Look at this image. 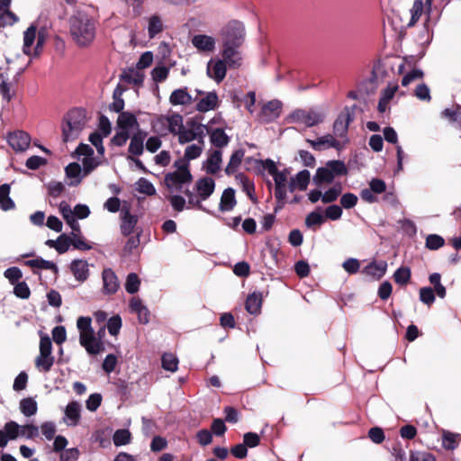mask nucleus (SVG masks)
Listing matches in <instances>:
<instances>
[{
    "mask_svg": "<svg viewBox=\"0 0 461 461\" xmlns=\"http://www.w3.org/2000/svg\"><path fill=\"white\" fill-rule=\"evenodd\" d=\"M306 141L315 150H323L330 148H338L339 146V142L330 134L318 138L315 140H307Z\"/></svg>",
    "mask_w": 461,
    "mask_h": 461,
    "instance_id": "27",
    "label": "nucleus"
},
{
    "mask_svg": "<svg viewBox=\"0 0 461 461\" xmlns=\"http://www.w3.org/2000/svg\"><path fill=\"white\" fill-rule=\"evenodd\" d=\"M429 283L434 286L435 293L439 298H444L447 294L446 287L441 284V276L438 273H433L429 277Z\"/></svg>",
    "mask_w": 461,
    "mask_h": 461,
    "instance_id": "51",
    "label": "nucleus"
},
{
    "mask_svg": "<svg viewBox=\"0 0 461 461\" xmlns=\"http://www.w3.org/2000/svg\"><path fill=\"white\" fill-rule=\"evenodd\" d=\"M71 237V245L74 249L79 250H89L92 249L90 243L81 235V232H70Z\"/></svg>",
    "mask_w": 461,
    "mask_h": 461,
    "instance_id": "50",
    "label": "nucleus"
},
{
    "mask_svg": "<svg viewBox=\"0 0 461 461\" xmlns=\"http://www.w3.org/2000/svg\"><path fill=\"white\" fill-rule=\"evenodd\" d=\"M176 136L178 142L182 145L203 140L205 136L204 126L194 121H189Z\"/></svg>",
    "mask_w": 461,
    "mask_h": 461,
    "instance_id": "11",
    "label": "nucleus"
},
{
    "mask_svg": "<svg viewBox=\"0 0 461 461\" xmlns=\"http://www.w3.org/2000/svg\"><path fill=\"white\" fill-rule=\"evenodd\" d=\"M227 66L225 61L221 59H212L207 63V76L219 84L226 76Z\"/></svg>",
    "mask_w": 461,
    "mask_h": 461,
    "instance_id": "16",
    "label": "nucleus"
},
{
    "mask_svg": "<svg viewBox=\"0 0 461 461\" xmlns=\"http://www.w3.org/2000/svg\"><path fill=\"white\" fill-rule=\"evenodd\" d=\"M90 317L81 316L77 321V327L79 330V343L86 352H95L89 342L94 339V330L91 326Z\"/></svg>",
    "mask_w": 461,
    "mask_h": 461,
    "instance_id": "13",
    "label": "nucleus"
},
{
    "mask_svg": "<svg viewBox=\"0 0 461 461\" xmlns=\"http://www.w3.org/2000/svg\"><path fill=\"white\" fill-rule=\"evenodd\" d=\"M141 232H123L125 236H128V240L124 246V251L126 253H131L133 249H137L140 243V234Z\"/></svg>",
    "mask_w": 461,
    "mask_h": 461,
    "instance_id": "52",
    "label": "nucleus"
},
{
    "mask_svg": "<svg viewBox=\"0 0 461 461\" xmlns=\"http://www.w3.org/2000/svg\"><path fill=\"white\" fill-rule=\"evenodd\" d=\"M146 133L139 131L134 133L131 139L129 152L132 155H140L143 152V140Z\"/></svg>",
    "mask_w": 461,
    "mask_h": 461,
    "instance_id": "37",
    "label": "nucleus"
},
{
    "mask_svg": "<svg viewBox=\"0 0 461 461\" xmlns=\"http://www.w3.org/2000/svg\"><path fill=\"white\" fill-rule=\"evenodd\" d=\"M131 312L138 315L139 321L146 324L149 321V311L143 305L142 301L138 297H132L130 302Z\"/></svg>",
    "mask_w": 461,
    "mask_h": 461,
    "instance_id": "25",
    "label": "nucleus"
},
{
    "mask_svg": "<svg viewBox=\"0 0 461 461\" xmlns=\"http://www.w3.org/2000/svg\"><path fill=\"white\" fill-rule=\"evenodd\" d=\"M222 153L221 150L212 152L206 162V170L209 173L215 174L221 168L222 160Z\"/></svg>",
    "mask_w": 461,
    "mask_h": 461,
    "instance_id": "40",
    "label": "nucleus"
},
{
    "mask_svg": "<svg viewBox=\"0 0 461 461\" xmlns=\"http://www.w3.org/2000/svg\"><path fill=\"white\" fill-rule=\"evenodd\" d=\"M104 282V292L113 294L119 288V282L115 273L111 268H106L102 273Z\"/></svg>",
    "mask_w": 461,
    "mask_h": 461,
    "instance_id": "24",
    "label": "nucleus"
},
{
    "mask_svg": "<svg viewBox=\"0 0 461 461\" xmlns=\"http://www.w3.org/2000/svg\"><path fill=\"white\" fill-rule=\"evenodd\" d=\"M8 80L9 77L6 69L0 67V93L3 98L7 102L14 96V92L11 89V84Z\"/></svg>",
    "mask_w": 461,
    "mask_h": 461,
    "instance_id": "35",
    "label": "nucleus"
},
{
    "mask_svg": "<svg viewBox=\"0 0 461 461\" xmlns=\"http://www.w3.org/2000/svg\"><path fill=\"white\" fill-rule=\"evenodd\" d=\"M140 280L137 274L130 273L125 282V290L131 294H136L140 289Z\"/></svg>",
    "mask_w": 461,
    "mask_h": 461,
    "instance_id": "54",
    "label": "nucleus"
},
{
    "mask_svg": "<svg viewBox=\"0 0 461 461\" xmlns=\"http://www.w3.org/2000/svg\"><path fill=\"white\" fill-rule=\"evenodd\" d=\"M161 364L165 370L175 372L177 369L178 359L171 353H165L162 356Z\"/></svg>",
    "mask_w": 461,
    "mask_h": 461,
    "instance_id": "55",
    "label": "nucleus"
},
{
    "mask_svg": "<svg viewBox=\"0 0 461 461\" xmlns=\"http://www.w3.org/2000/svg\"><path fill=\"white\" fill-rule=\"evenodd\" d=\"M282 110V104L277 100H272L265 104L259 113V118L265 122H269L278 118Z\"/></svg>",
    "mask_w": 461,
    "mask_h": 461,
    "instance_id": "20",
    "label": "nucleus"
},
{
    "mask_svg": "<svg viewBox=\"0 0 461 461\" xmlns=\"http://www.w3.org/2000/svg\"><path fill=\"white\" fill-rule=\"evenodd\" d=\"M411 276V269L407 267H399L393 274L394 282L402 286L406 285L410 282Z\"/></svg>",
    "mask_w": 461,
    "mask_h": 461,
    "instance_id": "49",
    "label": "nucleus"
},
{
    "mask_svg": "<svg viewBox=\"0 0 461 461\" xmlns=\"http://www.w3.org/2000/svg\"><path fill=\"white\" fill-rule=\"evenodd\" d=\"M167 115H158L151 122L152 131L156 133L166 135L167 132Z\"/></svg>",
    "mask_w": 461,
    "mask_h": 461,
    "instance_id": "46",
    "label": "nucleus"
},
{
    "mask_svg": "<svg viewBox=\"0 0 461 461\" xmlns=\"http://www.w3.org/2000/svg\"><path fill=\"white\" fill-rule=\"evenodd\" d=\"M167 131L175 136H176L185 125L184 124V119L182 115L178 113H172L167 115Z\"/></svg>",
    "mask_w": 461,
    "mask_h": 461,
    "instance_id": "38",
    "label": "nucleus"
},
{
    "mask_svg": "<svg viewBox=\"0 0 461 461\" xmlns=\"http://www.w3.org/2000/svg\"><path fill=\"white\" fill-rule=\"evenodd\" d=\"M350 115L348 112L341 113L334 122L333 131L337 137H344L348 131Z\"/></svg>",
    "mask_w": 461,
    "mask_h": 461,
    "instance_id": "33",
    "label": "nucleus"
},
{
    "mask_svg": "<svg viewBox=\"0 0 461 461\" xmlns=\"http://www.w3.org/2000/svg\"><path fill=\"white\" fill-rule=\"evenodd\" d=\"M445 244V240L437 234H430L426 239V248L431 250L438 249Z\"/></svg>",
    "mask_w": 461,
    "mask_h": 461,
    "instance_id": "63",
    "label": "nucleus"
},
{
    "mask_svg": "<svg viewBox=\"0 0 461 461\" xmlns=\"http://www.w3.org/2000/svg\"><path fill=\"white\" fill-rule=\"evenodd\" d=\"M169 203L172 206V208L176 212H182L185 209L192 208L188 202L186 203L185 199L180 195L174 194L171 195L169 198Z\"/></svg>",
    "mask_w": 461,
    "mask_h": 461,
    "instance_id": "60",
    "label": "nucleus"
},
{
    "mask_svg": "<svg viewBox=\"0 0 461 461\" xmlns=\"http://www.w3.org/2000/svg\"><path fill=\"white\" fill-rule=\"evenodd\" d=\"M169 102L172 105H187L192 103V96L186 88H179L171 93Z\"/></svg>",
    "mask_w": 461,
    "mask_h": 461,
    "instance_id": "30",
    "label": "nucleus"
},
{
    "mask_svg": "<svg viewBox=\"0 0 461 461\" xmlns=\"http://www.w3.org/2000/svg\"><path fill=\"white\" fill-rule=\"evenodd\" d=\"M66 416L77 424L80 419V404L77 402H70L65 410Z\"/></svg>",
    "mask_w": 461,
    "mask_h": 461,
    "instance_id": "53",
    "label": "nucleus"
},
{
    "mask_svg": "<svg viewBox=\"0 0 461 461\" xmlns=\"http://www.w3.org/2000/svg\"><path fill=\"white\" fill-rule=\"evenodd\" d=\"M24 264L32 268L48 269L52 270L54 273H58L59 271L55 263L45 260L41 258L27 260Z\"/></svg>",
    "mask_w": 461,
    "mask_h": 461,
    "instance_id": "42",
    "label": "nucleus"
},
{
    "mask_svg": "<svg viewBox=\"0 0 461 461\" xmlns=\"http://www.w3.org/2000/svg\"><path fill=\"white\" fill-rule=\"evenodd\" d=\"M70 270L77 281L84 282L89 276L88 264L83 259H75L71 262Z\"/></svg>",
    "mask_w": 461,
    "mask_h": 461,
    "instance_id": "28",
    "label": "nucleus"
},
{
    "mask_svg": "<svg viewBox=\"0 0 461 461\" xmlns=\"http://www.w3.org/2000/svg\"><path fill=\"white\" fill-rule=\"evenodd\" d=\"M86 114L85 110H71L62 125V135L64 141L74 140L77 139L86 124Z\"/></svg>",
    "mask_w": 461,
    "mask_h": 461,
    "instance_id": "3",
    "label": "nucleus"
},
{
    "mask_svg": "<svg viewBox=\"0 0 461 461\" xmlns=\"http://www.w3.org/2000/svg\"><path fill=\"white\" fill-rule=\"evenodd\" d=\"M203 149H204V140L194 142L193 144H190L185 148V153H184V158L182 159H184L189 163L190 160L199 158L201 156Z\"/></svg>",
    "mask_w": 461,
    "mask_h": 461,
    "instance_id": "34",
    "label": "nucleus"
},
{
    "mask_svg": "<svg viewBox=\"0 0 461 461\" xmlns=\"http://www.w3.org/2000/svg\"><path fill=\"white\" fill-rule=\"evenodd\" d=\"M244 38V26L238 21L228 23L221 31V45L241 46Z\"/></svg>",
    "mask_w": 461,
    "mask_h": 461,
    "instance_id": "8",
    "label": "nucleus"
},
{
    "mask_svg": "<svg viewBox=\"0 0 461 461\" xmlns=\"http://www.w3.org/2000/svg\"><path fill=\"white\" fill-rule=\"evenodd\" d=\"M7 141L9 145L15 151H24L30 146V136L22 131H16L7 135Z\"/></svg>",
    "mask_w": 461,
    "mask_h": 461,
    "instance_id": "19",
    "label": "nucleus"
},
{
    "mask_svg": "<svg viewBox=\"0 0 461 461\" xmlns=\"http://www.w3.org/2000/svg\"><path fill=\"white\" fill-rule=\"evenodd\" d=\"M56 250L59 253H65L71 246V237L63 232L57 240H55Z\"/></svg>",
    "mask_w": 461,
    "mask_h": 461,
    "instance_id": "59",
    "label": "nucleus"
},
{
    "mask_svg": "<svg viewBox=\"0 0 461 461\" xmlns=\"http://www.w3.org/2000/svg\"><path fill=\"white\" fill-rule=\"evenodd\" d=\"M14 294L21 299H28L31 295V290L26 282H17L14 284Z\"/></svg>",
    "mask_w": 461,
    "mask_h": 461,
    "instance_id": "64",
    "label": "nucleus"
},
{
    "mask_svg": "<svg viewBox=\"0 0 461 461\" xmlns=\"http://www.w3.org/2000/svg\"><path fill=\"white\" fill-rule=\"evenodd\" d=\"M237 204L235 190L228 187L223 190L219 203V211L221 212H228L234 209Z\"/></svg>",
    "mask_w": 461,
    "mask_h": 461,
    "instance_id": "22",
    "label": "nucleus"
},
{
    "mask_svg": "<svg viewBox=\"0 0 461 461\" xmlns=\"http://www.w3.org/2000/svg\"><path fill=\"white\" fill-rule=\"evenodd\" d=\"M215 189V182L212 177L198 179L194 185V190L185 192L191 207L202 208V202L208 199Z\"/></svg>",
    "mask_w": 461,
    "mask_h": 461,
    "instance_id": "6",
    "label": "nucleus"
},
{
    "mask_svg": "<svg viewBox=\"0 0 461 461\" xmlns=\"http://www.w3.org/2000/svg\"><path fill=\"white\" fill-rule=\"evenodd\" d=\"M105 336V326L103 325L96 333L94 332V339L89 342L95 352H87L89 355H98L105 350L103 339Z\"/></svg>",
    "mask_w": 461,
    "mask_h": 461,
    "instance_id": "36",
    "label": "nucleus"
},
{
    "mask_svg": "<svg viewBox=\"0 0 461 461\" xmlns=\"http://www.w3.org/2000/svg\"><path fill=\"white\" fill-rule=\"evenodd\" d=\"M66 176L69 178L70 185H77L81 183L83 178L86 176L84 173V169L77 162L68 164L65 168Z\"/></svg>",
    "mask_w": 461,
    "mask_h": 461,
    "instance_id": "26",
    "label": "nucleus"
},
{
    "mask_svg": "<svg viewBox=\"0 0 461 461\" xmlns=\"http://www.w3.org/2000/svg\"><path fill=\"white\" fill-rule=\"evenodd\" d=\"M20 410L24 416L31 417L38 411L37 402L32 397L23 398L20 402Z\"/></svg>",
    "mask_w": 461,
    "mask_h": 461,
    "instance_id": "44",
    "label": "nucleus"
},
{
    "mask_svg": "<svg viewBox=\"0 0 461 461\" xmlns=\"http://www.w3.org/2000/svg\"><path fill=\"white\" fill-rule=\"evenodd\" d=\"M236 180L242 185L243 191L247 195L252 199L255 191L253 183L242 174L237 175Z\"/></svg>",
    "mask_w": 461,
    "mask_h": 461,
    "instance_id": "62",
    "label": "nucleus"
},
{
    "mask_svg": "<svg viewBox=\"0 0 461 461\" xmlns=\"http://www.w3.org/2000/svg\"><path fill=\"white\" fill-rule=\"evenodd\" d=\"M192 45L201 53L209 54L215 50L216 40L207 34H196L191 39Z\"/></svg>",
    "mask_w": 461,
    "mask_h": 461,
    "instance_id": "17",
    "label": "nucleus"
},
{
    "mask_svg": "<svg viewBox=\"0 0 461 461\" xmlns=\"http://www.w3.org/2000/svg\"><path fill=\"white\" fill-rule=\"evenodd\" d=\"M75 153L81 161V167L84 169V173L86 176L91 174L102 164V159L99 157L94 156V149L87 144H80Z\"/></svg>",
    "mask_w": 461,
    "mask_h": 461,
    "instance_id": "10",
    "label": "nucleus"
},
{
    "mask_svg": "<svg viewBox=\"0 0 461 461\" xmlns=\"http://www.w3.org/2000/svg\"><path fill=\"white\" fill-rule=\"evenodd\" d=\"M70 33L78 45L86 46L95 38V24L86 14L78 12L70 18Z\"/></svg>",
    "mask_w": 461,
    "mask_h": 461,
    "instance_id": "1",
    "label": "nucleus"
},
{
    "mask_svg": "<svg viewBox=\"0 0 461 461\" xmlns=\"http://www.w3.org/2000/svg\"><path fill=\"white\" fill-rule=\"evenodd\" d=\"M244 158V151L242 149H238L232 153L230 156V161L225 168V173L227 175H232L234 174L240 165L241 164V161Z\"/></svg>",
    "mask_w": 461,
    "mask_h": 461,
    "instance_id": "41",
    "label": "nucleus"
},
{
    "mask_svg": "<svg viewBox=\"0 0 461 461\" xmlns=\"http://www.w3.org/2000/svg\"><path fill=\"white\" fill-rule=\"evenodd\" d=\"M131 437L128 429H117L113 434V441L116 447H120L130 443Z\"/></svg>",
    "mask_w": 461,
    "mask_h": 461,
    "instance_id": "56",
    "label": "nucleus"
},
{
    "mask_svg": "<svg viewBox=\"0 0 461 461\" xmlns=\"http://www.w3.org/2000/svg\"><path fill=\"white\" fill-rule=\"evenodd\" d=\"M59 212L72 230H78L77 220L86 219L90 214V209L86 204H77L72 209L66 203H60Z\"/></svg>",
    "mask_w": 461,
    "mask_h": 461,
    "instance_id": "9",
    "label": "nucleus"
},
{
    "mask_svg": "<svg viewBox=\"0 0 461 461\" xmlns=\"http://www.w3.org/2000/svg\"><path fill=\"white\" fill-rule=\"evenodd\" d=\"M47 39L44 28L38 30L35 23L31 24L23 32V51L28 56H38L43 48Z\"/></svg>",
    "mask_w": 461,
    "mask_h": 461,
    "instance_id": "4",
    "label": "nucleus"
},
{
    "mask_svg": "<svg viewBox=\"0 0 461 461\" xmlns=\"http://www.w3.org/2000/svg\"><path fill=\"white\" fill-rule=\"evenodd\" d=\"M311 179V174L308 170L303 169L290 178L288 188L290 192L296 190L303 191L307 188Z\"/></svg>",
    "mask_w": 461,
    "mask_h": 461,
    "instance_id": "21",
    "label": "nucleus"
},
{
    "mask_svg": "<svg viewBox=\"0 0 461 461\" xmlns=\"http://www.w3.org/2000/svg\"><path fill=\"white\" fill-rule=\"evenodd\" d=\"M147 29L149 38H154L157 34L162 32L163 23L161 19L157 15H152L148 18Z\"/></svg>",
    "mask_w": 461,
    "mask_h": 461,
    "instance_id": "45",
    "label": "nucleus"
},
{
    "mask_svg": "<svg viewBox=\"0 0 461 461\" xmlns=\"http://www.w3.org/2000/svg\"><path fill=\"white\" fill-rule=\"evenodd\" d=\"M20 429L21 426L14 420L6 422L4 426V430L10 440L16 439L21 435Z\"/></svg>",
    "mask_w": 461,
    "mask_h": 461,
    "instance_id": "57",
    "label": "nucleus"
},
{
    "mask_svg": "<svg viewBox=\"0 0 461 461\" xmlns=\"http://www.w3.org/2000/svg\"><path fill=\"white\" fill-rule=\"evenodd\" d=\"M262 306V295L260 293H252L248 295L245 301V309L250 314L260 312Z\"/></svg>",
    "mask_w": 461,
    "mask_h": 461,
    "instance_id": "31",
    "label": "nucleus"
},
{
    "mask_svg": "<svg viewBox=\"0 0 461 461\" xmlns=\"http://www.w3.org/2000/svg\"><path fill=\"white\" fill-rule=\"evenodd\" d=\"M410 461H436V457L427 451L411 450Z\"/></svg>",
    "mask_w": 461,
    "mask_h": 461,
    "instance_id": "61",
    "label": "nucleus"
},
{
    "mask_svg": "<svg viewBox=\"0 0 461 461\" xmlns=\"http://www.w3.org/2000/svg\"><path fill=\"white\" fill-rule=\"evenodd\" d=\"M175 171L165 176V185L171 192L180 191L186 184L191 183L192 175L189 170V164L184 159H177L174 163Z\"/></svg>",
    "mask_w": 461,
    "mask_h": 461,
    "instance_id": "2",
    "label": "nucleus"
},
{
    "mask_svg": "<svg viewBox=\"0 0 461 461\" xmlns=\"http://www.w3.org/2000/svg\"><path fill=\"white\" fill-rule=\"evenodd\" d=\"M55 362V358L52 355L40 353L39 356L35 358V366L42 372L50 371L53 364Z\"/></svg>",
    "mask_w": 461,
    "mask_h": 461,
    "instance_id": "39",
    "label": "nucleus"
},
{
    "mask_svg": "<svg viewBox=\"0 0 461 461\" xmlns=\"http://www.w3.org/2000/svg\"><path fill=\"white\" fill-rule=\"evenodd\" d=\"M387 264L385 261L372 262L363 269V273L374 278L380 279L386 272Z\"/></svg>",
    "mask_w": 461,
    "mask_h": 461,
    "instance_id": "32",
    "label": "nucleus"
},
{
    "mask_svg": "<svg viewBox=\"0 0 461 461\" xmlns=\"http://www.w3.org/2000/svg\"><path fill=\"white\" fill-rule=\"evenodd\" d=\"M211 142L218 147L222 148L228 145L230 141V138L227 136V134L224 132L222 129H215L211 133Z\"/></svg>",
    "mask_w": 461,
    "mask_h": 461,
    "instance_id": "47",
    "label": "nucleus"
},
{
    "mask_svg": "<svg viewBox=\"0 0 461 461\" xmlns=\"http://www.w3.org/2000/svg\"><path fill=\"white\" fill-rule=\"evenodd\" d=\"M325 113L321 110H297L291 116V122L306 127H312L324 121Z\"/></svg>",
    "mask_w": 461,
    "mask_h": 461,
    "instance_id": "12",
    "label": "nucleus"
},
{
    "mask_svg": "<svg viewBox=\"0 0 461 461\" xmlns=\"http://www.w3.org/2000/svg\"><path fill=\"white\" fill-rule=\"evenodd\" d=\"M265 265L269 269L279 267L283 260V254L280 252L279 243L267 240L266 249L263 250Z\"/></svg>",
    "mask_w": 461,
    "mask_h": 461,
    "instance_id": "14",
    "label": "nucleus"
},
{
    "mask_svg": "<svg viewBox=\"0 0 461 461\" xmlns=\"http://www.w3.org/2000/svg\"><path fill=\"white\" fill-rule=\"evenodd\" d=\"M10 185L4 184L0 186V205L3 210L8 211L14 208V203L10 198Z\"/></svg>",
    "mask_w": 461,
    "mask_h": 461,
    "instance_id": "43",
    "label": "nucleus"
},
{
    "mask_svg": "<svg viewBox=\"0 0 461 461\" xmlns=\"http://www.w3.org/2000/svg\"><path fill=\"white\" fill-rule=\"evenodd\" d=\"M136 190L139 193L147 194V195H152L155 194L156 189L154 185L148 181L146 178H140L136 183Z\"/></svg>",
    "mask_w": 461,
    "mask_h": 461,
    "instance_id": "58",
    "label": "nucleus"
},
{
    "mask_svg": "<svg viewBox=\"0 0 461 461\" xmlns=\"http://www.w3.org/2000/svg\"><path fill=\"white\" fill-rule=\"evenodd\" d=\"M199 94L203 95V97L197 101L195 105L198 112L206 113L218 107L219 97L214 91L207 93L199 91Z\"/></svg>",
    "mask_w": 461,
    "mask_h": 461,
    "instance_id": "18",
    "label": "nucleus"
},
{
    "mask_svg": "<svg viewBox=\"0 0 461 461\" xmlns=\"http://www.w3.org/2000/svg\"><path fill=\"white\" fill-rule=\"evenodd\" d=\"M342 189V185L340 183H336L333 185L330 188L323 193L322 203H330L336 201L341 194Z\"/></svg>",
    "mask_w": 461,
    "mask_h": 461,
    "instance_id": "48",
    "label": "nucleus"
},
{
    "mask_svg": "<svg viewBox=\"0 0 461 461\" xmlns=\"http://www.w3.org/2000/svg\"><path fill=\"white\" fill-rule=\"evenodd\" d=\"M116 126V133L112 139V143L119 147L127 142L132 131H137L138 132L140 131L135 115L129 112H122L118 115Z\"/></svg>",
    "mask_w": 461,
    "mask_h": 461,
    "instance_id": "5",
    "label": "nucleus"
},
{
    "mask_svg": "<svg viewBox=\"0 0 461 461\" xmlns=\"http://www.w3.org/2000/svg\"><path fill=\"white\" fill-rule=\"evenodd\" d=\"M398 90V85L396 83H390L382 91L381 97L378 103V111L380 113H384L387 108L390 101L393 98L395 93Z\"/></svg>",
    "mask_w": 461,
    "mask_h": 461,
    "instance_id": "29",
    "label": "nucleus"
},
{
    "mask_svg": "<svg viewBox=\"0 0 461 461\" xmlns=\"http://www.w3.org/2000/svg\"><path fill=\"white\" fill-rule=\"evenodd\" d=\"M348 172L345 164L339 160L329 161L325 167H319L313 176L317 185L330 184L337 176H344Z\"/></svg>",
    "mask_w": 461,
    "mask_h": 461,
    "instance_id": "7",
    "label": "nucleus"
},
{
    "mask_svg": "<svg viewBox=\"0 0 461 461\" xmlns=\"http://www.w3.org/2000/svg\"><path fill=\"white\" fill-rule=\"evenodd\" d=\"M241 46L221 45L222 60L230 68H236L241 66L242 56L240 52Z\"/></svg>",
    "mask_w": 461,
    "mask_h": 461,
    "instance_id": "15",
    "label": "nucleus"
},
{
    "mask_svg": "<svg viewBox=\"0 0 461 461\" xmlns=\"http://www.w3.org/2000/svg\"><path fill=\"white\" fill-rule=\"evenodd\" d=\"M272 176L275 181V195L281 202L286 195L287 172L277 170Z\"/></svg>",
    "mask_w": 461,
    "mask_h": 461,
    "instance_id": "23",
    "label": "nucleus"
}]
</instances>
